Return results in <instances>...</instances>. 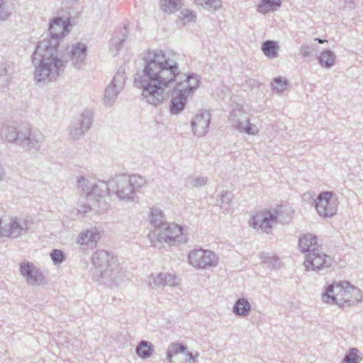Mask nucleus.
<instances>
[{
	"mask_svg": "<svg viewBox=\"0 0 363 363\" xmlns=\"http://www.w3.org/2000/svg\"><path fill=\"white\" fill-rule=\"evenodd\" d=\"M144 68L134 78L136 87L143 89L146 101L157 106L164 100V91L174 83V89L190 94L199 86L197 75L183 74L176 60L161 50H150L144 57Z\"/></svg>",
	"mask_w": 363,
	"mask_h": 363,
	"instance_id": "1",
	"label": "nucleus"
},
{
	"mask_svg": "<svg viewBox=\"0 0 363 363\" xmlns=\"http://www.w3.org/2000/svg\"><path fill=\"white\" fill-rule=\"evenodd\" d=\"M69 26V20H64L62 17H55L50 21V38L39 41L32 55V62L35 67L34 79L36 83L46 84L55 81L60 73L64 72L66 60L59 49V40L68 32Z\"/></svg>",
	"mask_w": 363,
	"mask_h": 363,
	"instance_id": "2",
	"label": "nucleus"
},
{
	"mask_svg": "<svg viewBox=\"0 0 363 363\" xmlns=\"http://www.w3.org/2000/svg\"><path fill=\"white\" fill-rule=\"evenodd\" d=\"M362 298V294L360 289L347 281L328 285L322 294L323 302L339 305L341 307L355 305L360 302Z\"/></svg>",
	"mask_w": 363,
	"mask_h": 363,
	"instance_id": "3",
	"label": "nucleus"
},
{
	"mask_svg": "<svg viewBox=\"0 0 363 363\" xmlns=\"http://www.w3.org/2000/svg\"><path fill=\"white\" fill-rule=\"evenodd\" d=\"M96 274L100 277L99 281L104 284H117L123 279L121 268L116 259L108 251L97 250L91 257Z\"/></svg>",
	"mask_w": 363,
	"mask_h": 363,
	"instance_id": "4",
	"label": "nucleus"
},
{
	"mask_svg": "<svg viewBox=\"0 0 363 363\" xmlns=\"http://www.w3.org/2000/svg\"><path fill=\"white\" fill-rule=\"evenodd\" d=\"M101 191L111 196L116 194L121 201L126 202L135 201L138 196L136 193L127 182L126 175H116L108 180L107 182H101Z\"/></svg>",
	"mask_w": 363,
	"mask_h": 363,
	"instance_id": "5",
	"label": "nucleus"
},
{
	"mask_svg": "<svg viewBox=\"0 0 363 363\" xmlns=\"http://www.w3.org/2000/svg\"><path fill=\"white\" fill-rule=\"evenodd\" d=\"M303 264L306 271H315L319 274H325L331 271L334 260L318 247H314L306 254Z\"/></svg>",
	"mask_w": 363,
	"mask_h": 363,
	"instance_id": "6",
	"label": "nucleus"
},
{
	"mask_svg": "<svg viewBox=\"0 0 363 363\" xmlns=\"http://www.w3.org/2000/svg\"><path fill=\"white\" fill-rule=\"evenodd\" d=\"M279 216L280 211L278 209L264 210L252 216L249 223L257 231L270 234L273 227L277 224Z\"/></svg>",
	"mask_w": 363,
	"mask_h": 363,
	"instance_id": "7",
	"label": "nucleus"
},
{
	"mask_svg": "<svg viewBox=\"0 0 363 363\" xmlns=\"http://www.w3.org/2000/svg\"><path fill=\"white\" fill-rule=\"evenodd\" d=\"M44 140L45 137L39 130L31 128L28 124H23L18 145L25 150L38 151Z\"/></svg>",
	"mask_w": 363,
	"mask_h": 363,
	"instance_id": "8",
	"label": "nucleus"
},
{
	"mask_svg": "<svg viewBox=\"0 0 363 363\" xmlns=\"http://www.w3.org/2000/svg\"><path fill=\"white\" fill-rule=\"evenodd\" d=\"M155 235L160 242L164 241L169 245H177L187 242V236L183 233L181 225L174 223H164Z\"/></svg>",
	"mask_w": 363,
	"mask_h": 363,
	"instance_id": "9",
	"label": "nucleus"
},
{
	"mask_svg": "<svg viewBox=\"0 0 363 363\" xmlns=\"http://www.w3.org/2000/svg\"><path fill=\"white\" fill-rule=\"evenodd\" d=\"M188 260L193 267L201 269L215 267L218 264V257L213 252L201 248L191 250Z\"/></svg>",
	"mask_w": 363,
	"mask_h": 363,
	"instance_id": "10",
	"label": "nucleus"
},
{
	"mask_svg": "<svg viewBox=\"0 0 363 363\" xmlns=\"http://www.w3.org/2000/svg\"><path fill=\"white\" fill-rule=\"evenodd\" d=\"M332 191H323L315 200V207L319 216L324 218L332 217L337 213V201Z\"/></svg>",
	"mask_w": 363,
	"mask_h": 363,
	"instance_id": "11",
	"label": "nucleus"
},
{
	"mask_svg": "<svg viewBox=\"0 0 363 363\" xmlns=\"http://www.w3.org/2000/svg\"><path fill=\"white\" fill-rule=\"evenodd\" d=\"M61 53L64 60H66L65 65L69 61L72 65L77 69H81L85 65L86 57L87 47L83 43H77L68 46L66 48V52Z\"/></svg>",
	"mask_w": 363,
	"mask_h": 363,
	"instance_id": "12",
	"label": "nucleus"
},
{
	"mask_svg": "<svg viewBox=\"0 0 363 363\" xmlns=\"http://www.w3.org/2000/svg\"><path fill=\"white\" fill-rule=\"evenodd\" d=\"M229 119L233 126L241 133L253 135L259 133L257 125L250 123L248 115L240 109H234L231 111Z\"/></svg>",
	"mask_w": 363,
	"mask_h": 363,
	"instance_id": "13",
	"label": "nucleus"
},
{
	"mask_svg": "<svg viewBox=\"0 0 363 363\" xmlns=\"http://www.w3.org/2000/svg\"><path fill=\"white\" fill-rule=\"evenodd\" d=\"M125 68L121 67L113 77L111 84L106 87L104 93V102L111 106L115 101L117 95L123 90L125 85Z\"/></svg>",
	"mask_w": 363,
	"mask_h": 363,
	"instance_id": "14",
	"label": "nucleus"
},
{
	"mask_svg": "<svg viewBox=\"0 0 363 363\" xmlns=\"http://www.w3.org/2000/svg\"><path fill=\"white\" fill-rule=\"evenodd\" d=\"M20 273L28 284L36 286L43 284L45 277L43 272L33 263L25 260L20 263Z\"/></svg>",
	"mask_w": 363,
	"mask_h": 363,
	"instance_id": "15",
	"label": "nucleus"
},
{
	"mask_svg": "<svg viewBox=\"0 0 363 363\" xmlns=\"http://www.w3.org/2000/svg\"><path fill=\"white\" fill-rule=\"evenodd\" d=\"M93 114L91 111H85L81 115V118L73 123L69 129L70 135L77 140L82 136L91 126Z\"/></svg>",
	"mask_w": 363,
	"mask_h": 363,
	"instance_id": "16",
	"label": "nucleus"
},
{
	"mask_svg": "<svg viewBox=\"0 0 363 363\" xmlns=\"http://www.w3.org/2000/svg\"><path fill=\"white\" fill-rule=\"evenodd\" d=\"M211 113L208 111H201L191 121V125L194 135L201 137L204 135L208 130L211 123Z\"/></svg>",
	"mask_w": 363,
	"mask_h": 363,
	"instance_id": "17",
	"label": "nucleus"
},
{
	"mask_svg": "<svg viewBox=\"0 0 363 363\" xmlns=\"http://www.w3.org/2000/svg\"><path fill=\"white\" fill-rule=\"evenodd\" d=\"M30 223L28 219L12 217L10 219L6 235L12 238H18L28 232Z\"/></svg>",
	"mask_w": 363,
	"mask_h": 363,
	"instance_id": "18",
	"label": "nucleus"
},
{
	"mask_svg": "<svg viewBox=\"0 0 363 363\" xmlns=\"http://www.w3.org/2000/svg\"><path fill=\"white\" fill-rule=\"evenodd\" d=\"M101 182H104L100 181L99 184L93 183L84 177L81 176L77 179V186L81 189L82 193L86 196L103 198L106 196V193L101 191Z\"/></svg>",
	"mask_w": 363,
	"mask_h": 363,
	"instance_id": "19",
	"label": "nucleus"
},
{
	"mask_svg": "<svg viewBox=\"0 0 363 363\" xmlns=\"http://www.w3.org/2000/svg\"><path fill=\"white\" fill-rule=\"evenodd\" d=\"M169 102V112L172 115H179L185 108L187 103V94L184 90H176Z\"/></svg>",
	"mask_w": 363,
	"mask_h": 363,
	"instance_id": "20",
	"label": "nucleus"
},
{
	"mask_svg": "<svg viewBox=\"0 0 363 363\" xmlns=\"http://www.w3.org/2000/svg\"><path fill=\"white\" fill-rule=\"evenodd\" d=\"M176 277L170 273H159L157 275L152 274L149 278V286L152 289L164 287L165 286H174Z\"/></svg>",
	"mask_w": 363,
	"mask_h": 363,
	"instance_id": "21",
	"label": "nucleus"
},
{
	"mask_svg": "<svg viewBox=\"0 0 363 363\" xmlns=\"http://www.w3.org/2000/svg\"><path fill=\"white\" fill-rule=\"evenodd\" d=\"M100 239V235L96 230L82 231L77 238V243L80 245H86L90 248H94Z\"/></svg>",
	"mask_w": 363,
	"mask_h": 363,
	"instance_id": "22",
	"label": "nucleus"
},
{
	"mask_svg": "<svg viewBox=\"0 0 363 363\" xmlns=\"http://www.w3.org/2000/svg\"><path fill=\"white\" fill-rule=\"evenodd\" d=\"M23 124L18 127L4 125L0 129V133L9 143L18 144L20 140V132H21Z\"/></svg>",
	"mask_w": 363,
	"mask_h": 363,
	"instance_id": "23",
	"label": "nucleus"
},
{
	"mask_svg": "<svg viewBox=\"0 0 363 363\" xmlns=\"http://www.w3.org/2000/svg\"><path fill=\"white\" fill-rule=\"evenodd\" d=\"M317 238L315 235L307 233L301 236L298 240V246L303 253H308L313 248L317 247Z\"/></svg>",
	"mask_w": 363,
	"mask_h": 363,
	"instance_id": "24",
	"label": "nucleus"
},
{
	"mask_svg": "<svg viewBox=\"0 0 363 363\" xmlns=\"http://www.w3.org/2000/svg\"><path fill=\"white\" fill-rule=\"evenodd\" d=\"M251 311V305L248 300L245 298H238L233 308V313L238 315L242 317L247 316Z\"/></svg>",
	"mask_w": 363,
	"mask_h": 363,
	"instance_id": "25",
	"label": "nucleus"
},
{
	"mask_svg": "<svg viewBox=\"0 0 363 363\" xmlns=\"http://www.w3.org/2000/svg\"><path fill=\"white\" fill-rule=\"evenodd\" d=\"M150 222L155 227V235L162 229V226L164 223H168L165 221L162 211L159 208H152L151 210Z\"/></svg>",
	"mask_w": 363,
	"mask_h": 363,
	"instance_id": "26",
	"label": "nucleus"
},
{
	"mask_svg": "<svg viewBox=\"0 0 363 363\" xmlns=\"http://www.w3.org/2000/svg\"><path fill=\"white\" fill-rule=\"evenodd\" d=\"M154 352L153 345L147 340H141L135 347L136 354L141 359H146L150 358Z\"/></svg>",
	"mask_w": 363,
	"mask_h": 363,
	"instance_id": "27",
	"label": "nucleus"
},
{
	"mask_svg": "<svg viewBox=\"0 0 363 363\" xmlns=\"http://www.w3.org/2000/svg\"><path fill=\"white\" fill-rule=\"evenodd\" d=\"M336 55L334 52L330 50H323L318 57L319 65L324 68H331L335 62Z\"/></svg>",
	"mask_w": 363,
	"mask_h": 363,
	"instance_id": "28",
	"label": "nucleus"
},
{
	"mask_svg": "<svg viewBox=\"0 0 363 363\" xmlns=\"http://www.w3.org/2000/svg\"><path fill=\"white\" fill-rule=\"evenodd\" d=\"M281 6V0H260L257 6V11L262 14H267L270 11H276Z\"/></svg>",
	"mask_w": 363,
	"mask_h": 363,
	"instance_id": "29",
	"label": "nucleus"
},
{
	"mask_svg": "<svg viewBox=\"0 0 363 363\" xmlns=\"http://www.w3.org/2000/svg\"><path fill=\"white\" fill-rule=\"evenodd\" d=\"M279 45L274 40H266L262 44V51L269 58H276L278 57Z\"/></svg>",
	"mask_w": 363,
	"mask_h": 363,
	"instance_id": "30",
	"label": "nucleus"
},
{
	"mask_svg": "<svg viewBox=\"0 0 363 363\" xmlns=\"http://www.w3.org/2000/svg\"><path fill=\"white\" fill-rule=\"evenodd\" d=\"M289 86V82L285 77H277L271 83L272 91L278 94L283 93Z\"/></svg>",
	"mask_w": 363,
	"mask_h": 363,
	"instance_id": "31",
	"label": "nucleus"
},
{
	"mask_svg": "<svg viewBox=\"0 0 363 363\" xmlns=\"http://www.w3.org/2000/svg\"><path fill=\"white\" fill-rule=\"evenodd\" d=\"M360 352L355 347L350 348L345 354L341 363H359L362 358Z\"/></svg>",
	"mask_w": 363,
	"mask_h": 363,
	"instance_id": "32",
	"label": "nucleus"
},
{
	"mask_svg": "<svg viewBox=\"0 0 363 363\" xmlns=\"http://www.w3.org/2000/svg\"><path fill=\"white\" fill-rule=\"evenodd\" d=\"M195 3L210 11H217L223 6L222 0H196Z\"/></svg>",
	"mask_w": 363,
	"mask_h": 363,
	"instance_id": "33",
	"label": "nucleus"
},
{
	"mask_svg": "<svg viewBox=\"0 0 363 363\" xmlns=\"http://www.w3.org/2000/svg\"><path fill=\"white\" fill-rule=\"evenodd\" d=\"M126 179L135 193L136 191L142 188L146 183L145 179L138 174L126 175Z\"/></svg>",
	"mask_w": 363,
	"mask_h": 363,
	"instance_id": "34",
	"label": "nucleus"
},
{
	"mask_svg": "<svg viewBox=\"0 0 363 363\" xmlns=\"http://www.w3.org/2000/svg\"><path fill=\"white\" fill-rule=\"evenodd\" d=\"M208 182L207 177H194L189 176L186 179V184L187 186L191 188H200L204 186Z\"/></svg>",
	"mask_w": 363,
	"mask_h": 363,
	"instance_id": "35",
	"label": "nucleus"
},
{
	"mask_svg": "<svg viewBox=\"0 0 363 363\" xmlns=\"http://www.w3.org/2000/svg\"><path fill=\"white\" fill-rule=\"evenodd\" d=\"M162 4L161 5L162 9L166 13H174L179 10L180 8L179 0H161Z\"/></svg>",
	"mask_w": 363,
	"mask_h": 363,
	"instance_id": "36",
	"label": "nucleus"
},
{
	"mask_svg": "<svg viewBox=\"0 0 363 363\" xmlns=\"http://www.w3.org/2000/svg\"><path fill=\"white\" fill-rule=\"evenodd\" d=\"M186 350V346L179 343H172L167 351V359L169 362H172L174 355L183 352Z\"/></svg>",
	"mask_w": 363,
	"mask_h": 363,
	"instance_id": "37",
	"label": "nucleus"
},
{
	"mask_svg": "<svg viewBox=\"0 0 363 363\" xmlns=\"http://www.w3.org/2000/svg\"><path fill=\"white\" fill-rule=\"evenodd\" d=\"M259 257L269 268L274 269L280 267L279 259L276 256H270L267 253L262 252L259 255Z\"/></svg>",
	"mask_w": 363,
	"mask_h": 363,
	"instance_id": "38",
	"label": "nucleus"
},
{
	"mask_svg": "<svg viewBox=\"0 0 363 363\" xmlns=\"http://www.w3.org/2000/svg\"><path fill=\"white\" fill-rule=\"evenodd\" d=\"M119 32L121 35V38L115 36L112 38V43L116 46V49L117 50H119L121 48L123 43L126 40L128 36L127 28L125 26H123L122 28H121Z\"/></svg>",
	"mask_w": 363,
	"mask_h": 363,
	"instance_id": "39",
	"label": "nucleus"
},
{
	"mask_svg": "<svg viewBox=\"0 0 363 363\" xmlns=\"http://www.w3.org/2000/svg\"><path fill=\"white\" fill-rule=\"evenodd\" d=\"M314 50H315V48H313L309 45H303L300 48L299 54L304 59V60H306L307 62H310L313 59Z\"/></svg>",
	"mask_w": 363,
	"mask_h": 363,
	"instance_id": "40",
	"label": "nucleus"
},
{
	"mask_svg": "<svg viewBox=\"0 0 363 363\" xmlns=\"http://www.w3.org/2000/svg\"><path fill=\"white\" fill-rule=\"evenodd\" d=\"M50 257L55 265L60 264L65 260L64 252L57 249H54L51 251Z\"/></svg>",
	"mask_w": 363,
	"mask_h": 363,
	"instance_id": "41",
	"label": "nucleus"
},
{
	"mask_svg": "<svg viewBox=\"0 0 363 363\" xmlns=\"http://www.w3.org/2000/svg\"><path fill=\"white\" fill-rule=\"evenodd\" d=\"M180 21L185 25L186 23L195 21L196 14L190 10H184L181 12Z\"/></svg>",
	"mask_w": 363,
	"mask_h": 363,
	"instance_id": "42",
	"label": "nucleus"
},
{
	"mask_svg": "<svg viewBox=\"0 0 363 363\" xmlns=\"http://www.w3.org/2000/svg\"><path fill=\"white\" fill-rule=\"evenodd\" d=\"M234 195L231 191H223L220 194V201L223 205H227L228 208L230 206Z\"/></svg>",
	"mask_w": 363,
	"mask_h": 363,
	"instance_id": "43",
	"label": "nucleus"
},
{
	"mask_svg": "<svg viewBox=\"0 0 363 363\" xmlns=\"http://www.w3.org/2000/svg\"><path fill=\"white\" fill-rule=\"evenodd\" d=\"M9 65L6 63H0V84L4 86L6 85L9 82L7 77Z\"/></svg>",
	"mask_w": 363,
	"mask_h": 363,
	"instance_id": "44",
	"label": "nucleus"
},
{
	"mask_svg": "<svg viewBox=\"0 0 363 363\" xmlns=\"http://www.w3.org/2000/svg\"><path fill=\"white\" fill-rule=\"evenodd\" d=\"M92 207L89 205H82L80 208H79V213H82L83 215H86L89 212H90L92 210Z\"/></svg>",
	"mask_w": 363,
	"mask_h": 363,
	"instance_id": "45",
	"label": "nucleus"
},
{
	"mask_svg": "<svg viewBox=\"0 0 363 363\" xmlns=\"http://www.w3.org/2000/svg\"><path fill=\"white\" fill-rule=\"evenodd\" d=\"M10 16V13H8L6 11H5L4 9L1 8V6H0V20L1 21H5Z\"/></svg>",
	"mask_w": 363,
	"mask_h": 363,
	"instance_id": "46",
	"label": "nucleus"
},
{
	"mask_svg": "<svg viewBox=\"0 0 363 363\" xmlns=\"http://www.w3.org/2000/svg\"><path fill=\"white\" fill-rule=\"evenodd\" d=\"M186 357L187 359H186V362L185 363H195V357L192 353L191 352H187L186 353Z\"/></svg>",
	"mask_w": 363,
	"mask_h": 363,
	"instance_id": "47",
	"label": "nucleus"
},
{
	"mask_svg": "<svg viewBox=\"0 0 363 363\" xmlns=\"http://www.w3.org/2000/svg\"><path fill=\"white\" fill-rule=\"evenodd\" d=\"M6 177L5 169L2 164H0V182L4 181Z\"/></svg>",
	"mask_w": 363,
	"mask_h": 363,
	"instance_id": "48",
	"label": "nucleus"
},
{
	"mask_svg": "<svg viewBox=\"0 0 363 363\" xmlns=\"http://www.w3.org/2000/svg\"><path fill=\"white\" fill-rule=\"evenodd\" d=\"M315 40L317 41L318 43H323L325 42H327L326 40L320 39V38H315Z\"/></svg>",
	"mask_w": 363,
	"mask_h": 363,
	"instance_id": "49",
	"label": "nucleus"
},
{
	"mask_svg": "<svg viewBox=\"0 0 363 363\" xmlns=\"http://www.w3.org/2000/svg\"><path fill=\"white\" fill-rule=\"evenodd\" d=\"M104 206V209L106 210V206H107V204L106 203H103Z\"/></svg>",
	"mask_w": 363,
	"mask_h": 363,
	"instance_id": "50",
	"label": "nucleus"
},
{
	"mask_svg": "<svg viewBox=\"0 0 363 363\" xmlns=\"http://www.w3.org/2000/svg\"><path fill=\"white\" fill-rule=\"evenodd\" d=\"M3 4V0H0V6Z\"/></svg>",
	"mask_w": 363,
	"mask_h": 363,
	"instance_id": "51",
	"label": "nucleus"
},
{
	"mask_svg": "<svg viewBox=\"0 0 363 363\" xmlns=\"http://www.w3.org/2000/svg\"><path fill=\"white\" fill-rule=\"evenodd\" d=\"M97 193H102L100 190V189H97Z\"/></svg>",
	"mask_w": 363,
	"mask_h": 363,
	"instance_id": "52",
	"label": "nucleus"
},
{
	"mask_svg": "<svg viewBox=\"0 0 363 363\" xmlns=\"http://www.w3.org/2000/svg\"><path fill=\"white\" fill-rule=\"evenodd\" d=\"M152 245H156L155 244L153 243V241H152Z\"/></svg>",
	"mask_w": 363,
	"mask_h": 363,
	"instance_id": "53",
	"label": "nucleus"
}]
</instances>
